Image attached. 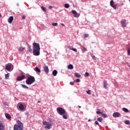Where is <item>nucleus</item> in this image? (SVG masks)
<instances>
[{
    "label": "nucleus",
    "instance_id": "f257e3e1",
    "mask_svg": "<svg viewBox=\"0 0 130 130\" xmlns=\"http://www.w3.org/2000/svg\"><path fill=\"white\" fill-rule=\"evenodd\" d=\"M33 50L32 53L34 55L38 56L40 54V45L39 43H34L32 44Z\"/></svg>",
    "mask_w": 130,
    "mask_h": 130
},
{
    "label": "nucleus",
    "instance_id": "f03ea898",
    "mask_svg": "<svg viewBox=\"0 0 130 130\" xmlns=\"http://www.w3.org/2000/svg\"><path fill=\"white\" fill-rule=\"evenodd\" d=\"M56 111L57 113L59 114V115H62V117L64 119H68V113L62 108L58 107L56 109Z\"/></svg>",
    "mask_w": 130,
    "mask_h": 130
},
{
    "label": "nucleus",
    "instance_id": "7ed1b4c3",
    "mask_svg": "<svg viewBox=\"0 0 130 130\" xmlns=\"http://www.w3.org/2000/svg\"><path fill=\"white\" fill-rule=\"evenodd\" d=\"M17 123L18 125H14V130H23V123L20 120H17Z\"/></svg>",
    "mask_w": 130,
    "mask_h": 130
},
{
    "label": "nucleus",
    "instance_id": "20e7f679",
    "mask_svg": "<svg viewBox=\"0 0 130 130\" xmlns=\"http://www.w3.org/2000/svg\"><path fill=\"white\" fill-rule=\"evenodd\" d=\"M25 82L27 85H31L35 82V78L33 76L28 77Z\"/></svg>",
    "mask_w": 130,
    "mask_h": 130
},
{
    "label": "nucleus",
    "instance_id": "39448f33",
    "mask_svg": "<svg viewBox=\"0 0 130 130\" xmlns=\"http://www.w3.org/2000/svg\"><path fill=\"white\" fill-rule=\"evenodd\" d=\"M43 124L45 125L44 128L45 129H50L51 128L52 125L50 123L45 121L43 122Z\"/></svg>",
    "mask_w": 130,
    "mask_h": 130
},
{
    "label": "nucleus",
    "instance_id": "423d86ee",
    "mask_svg": "<svg viewBox=\"0 0 130 130\" xmlns=\"http://www.w3.org/2000/svg\"><path fill=\"white\" fill-rule=\"evenodd\" d=\"M72 14H73V15H74V17L75 18H79V17H80V14L78 13L77 11L75 10H72Z\"/></svg>",
    "mask_w": 130,
    "mask_h": 130
},
{
    "label": "nucleus",
    "instance_id": "0eeeda50",
    "mask_svg": "<svg viewBox=\"0 0 130 130\" xmlns=\"http://www.w3.org/2000/svg\"><path fill=\"white\" fill-rule=\"evenodd\" d=\"M25 79V75H22L21 76H18L17 78L16 79L17 81H23Z\"/></svg>",
    "mask_w": 130,
    "mask_h": 130
},
{
    "label": "nucleus",
    "instance_id": "6e6552de",
    "mask_svg": "<svg viewBox=\"0 0 130 130\" xmlns=\"http://www.w3.org/2000/svg\"><path fill=\"white\" fill-rule=\"evenodd\" d=\"M110 6L112 7V8H113L114 10H116V6L114 5V2H113V0H111L110 1Z\"/></svg>",
    "mask_w": 130,
    "mask_h": 130
},
{
    "label": "nucleus",
    "instance_id": "1a4fd4ad",
    "mask_svg": "<svg viewBox=\"0 0 130 130\" xmlns=\"http://www.w3.org/2000/svg\"><path fill=\"white\" fill-rule=\"evenodd\" d=\"M113 116L114 117H119L121 116V115L118 112H115L113 114Z\"/></svg>",
    "mask_w": 130,
    "mask_h": 130
},
{
    "label": "nucleus",
    "instance_id": "9d476101",
    "mask_svg": "<svg viewBox=\"0 0 130 130\" xmlns=\"http://www.w3.org/2000/svg\"><path fill=\"white\" fill-rule=\"evenodd\" d=\"M121 23L122 27H126V20H123L121 21Z\"/></svg>",
    "mask_w": 130,
    "mask_h": 130
},
{
    "label": "nucleus",
    "instance_id": "9b49d317",
    "mask_svg": "<svg viewBox=\"0 0 130 130\" xmlns=\"http://www.w3.org/2000/svg\"><path fill=\"white\" fill-rule=\"evenodd\" d=\"M14 20V17L13 16H10L9 19H8V23L10 24H12V22Z\"/></svg>",
    "mask_w": 130,
    "mask_h": 130
},
{
    "label": "nucleus",
    "instance_id": "f8f14e48",
    "mask_svg": "<svg viewBox=\"0 0 130 130\" xmlns=\"http://www.w3.org/2000/svg\"><path fill=\"white\" fill-rule=\"evenodd\" d=\"M44 72H45V73H48L49 72V69H48V66H44Z\"/></svg>",
    "mask_w": 130,
    "mask_h": 130
},
{
    "label": "nucleus",
    "instance_id": "ddd939ff",
    "mask_svg": "<svg viewBox=\"0 0 130 130\" xmlns=\"http://www.w3.org/2000/svg\"><path fill=\"white\" fill-rule=\"evenodd\" d=\"M108 85V84H107V81H104V88H105V89H106V90H108V87H107Z\"/></svg>",
    "mask_w": 130,
    "mask_h": 130
},
{
    "label": "nucleus",
    "instance_id": "4468645a",
    "mask_svg": "<svg viewBox=\"0 0 130 130\" xmlns=\"http://www.w3.org/2000/svg\"><path fill=\"white\" fill-rule=\"evenodd\" d=\"M19 109H20V110H24L25 107H24V105H23V104H20L19 106Z\"/></svg>",
    "mask_w": 130,
    "mask_h": 130
},
{
    "label": "nucleus",
    "instance_id": "2eb2a0df",
    "mask_svg": "<svg viewBox=\"0 0 130 130\" xmlns=\"http://www.w3.org/2000/svg\"><path fill=\"white\" fill-rule=\"evenodd\" d=\"M0 130H5V125L0 123Z\"/></svg>",
    "mask_w": 130,
    "mask_h": 130
},
{
    "label": "nucleus",
    "instance_id": "dca6fc26",
    "mask_svg": "<svg viewBox=\"0 0 130 130\" xmlns=\"http://www.w3.org/2000/svg\"><path fill=\"white\" fill-rule=\"evenodd\" d=\"M67 69H68V70H73V69H74V66H73L72 64H69L68 66Z\"/></svg>",
    "mask_w": 130,
    "mask_h": 130
},
{
    "label": "nucleus",
    "instance_id": "f3484780",
    "mask_svg": "<svg viewBox=\"0 0 130 130\" xmlns=\"http://www.w3.org/2000/svg\"><path fill=\"white\" fill-rule=\"evenodd\" d=\"M5 116L6 118H7V119H11V118H12V117H11V115H10V114L8 113H6Z\"/></svg>",
    "mask_w": 130,
    "mask_h": 130
},
{
    "label": "nucleus",
    "instance_id": "a211bd4d",
    "mask_svg": "<svg viewBox=\"0 0 130 130\" xmlns=\"http://www.w3.org/2000/svg\"><path fill=\"white\" fill-rule=\"evenodd\" d=\"M11 67L10 66H6V70H7V71H8L9 72H10V71L11 70Z\"/></svg>",
    "mask_w": 130,
    "mask_h": 130
},
{
    "label": "nucleus",
    "instance_id": "6ab92c4d",
    "mask_svg": "<svg viewBox=\"0 0 130 130\" xmlns=\"http://www.w3.org/2000/svg\"><path fill=\"white\" fill-rule=\"evenodd\" d=\"M35 72H36V73H40V72H41V71L40 69L38 68V67H36L35 68Z\"/></svg>",
    "mask_w": 130,
    "mask_h": 130
},
{
    "label": "nucleus",
    "instance_id": "aec40b11",
    "mask_svg": "<svg viewBox=\"0 0 130 130\" xmlns=\"http://www.w3.org/2000/svg\"><path fill=\"white\" fill-rule=\"evenodd\" d=\"M53 74V76H54V77L56 76V75H57V71H56V70H54L52 72Z\"/></svg>",
    "mask_w": 130,
    "mask_h": 130
},
{
    "label": "nucleus",
    "instance_id": "412c9836",
    "mask_svg": "<svg viewBox=\"0 0 130 130\" xmlns=\"http://www.w3.org/2000/svg\"><path fill=\"white\" fill-rule=\"evenodd\" d=\"M74 76L76 78H81V75H80V74H79L78 73H75V74H74Z\"/></svg>",
    "mask_w": 130,
    "mask_h": 130
},
{
    "label": "nucleus",
    "instance_id": "4be33fe9",
    "mask_svg": "<svg viewBox=\"0 0 130 130\" xmlns=\"http://www.w3.org/2000/svg\"><path fill=\"white\" fill-rule=\"evenodd\" d=\"M127 55L130 56V47H128L127 48Z\"/></svg>",
    "mask_w": 130,
    "mask_h": 130
},
{
    "label": "nucleus",
    "instance_id": "5701e85b",
    "mask_svg": "<svg viewBox=\"0 0 130 130\" xmlns=\"http://www.w3.org/2000/svg\"><path fill=\"white\" fill-rule=\"evenodd\" d=\"M9 78H10V73H8L5 75V79L6 80H8Z\"/></svg>",
    "mask_w": 130,
    "mask_h": 130
},
{
    "label": "nucleus",
    "instance_id": "b1692460",
    "mask_svg": "<svg viewBox=\"0 0 130 130\" xmlns=\"http://www.w3.org/2000/svg\"><path fill=\"white\" fill-rule=\"evenodd\" d=\"M101 115L103 116V117H104L105 118H106V117H107V115H106L105 113H102Z\"/></svg>",
    "mask_w": 130,
    "mask_h": 130
},
{
    "label": "nucleus",
    "instance_id": "393cba45",
    "mask_svg": "<svg viewBox=\"0 0 130 130\" xmlns=\"http://www.w3.org/2000/svg\"><path fill=\"white\" fill-rule=\"evenodd\" d=\"M21 87H22V88H24V89H29V87L28 86H26V85L23 84H21Z\"/></svg>",
    "mask_w": 130,
    "mask_h": 130
},
{
    "label": "nucleus",
    "instance_id": "a878e982",
    "mask_svg": "<svg viewBox=\"0 0 130 130\" xmlns=\"http://www.w3.org/2000/svg\"><path fill=\"white\" fill-rule=\"evenodd\" d=\"M24 49H25V48L21 46L19 49V51H23Z\"/></svg>",
    "mask_w": 130,
    "mask_h": 130
},
{
    "label": "nucleus",
    "instance_id": "bb28decb",
    "mask_svg": "<svg viewBox=\"0 0 130 130\" xmlns=\"http://www.w3.org/2000/svg\"><path fill=\"white\" fill-rule=\"evenodd\" d=\"M27 49L30 53H32V49H31V47L29 46L27 47Z\"/></svg>",
    "mask_w": 130,
    "mask_h": 130
},
{
    "label": "nucleus",
    "instance_id": "cd10ccee",
    "mask_svg": "<svg viewBox=\"0 0 130 130\" xmlns=\"http://www.w3.org/2000/svg\"><path fill=\"white\" fill-rule=\"evenodd\" d=\"M100 109H97V111H96V114H102V112H100Z\"/></svg>",
    "mask_w": 130,
    "mask_h": 130
},
{
    "label": "nucleus",
    "instance_id": "c85d7f7f",
    "mask_svg": "<svg viewBox=\"0 0 130 130\" xmlns=\"http://www.w3.org/2000/svg\"><path fill=\"white\" fill-rule=\"evenodd\" d=\"M122 110H123V111H124V112H128V111H129L128 110V109L125 108H123Z\"/></svg>",
    "mask_w": 130,
    "mask_h": 130
},
{
    "label": "nucleus",
    "instance_id": "c756f323",
    "mask_svg": "<svg viewBox=\"0 0 130 130\" xmlns=\"http://www.w3.org/2000/svg\"><path fill=\"white\" fill-rule=\"evenodd\" d=\"M64 7L66 8V9H69V8H70V5H69V4H66L64 5Z\"/></svg>",
    "mask_w": 130,
    "mask_h": 130
},
{
    "label": "nucleus",
    "instance_id": "7c9ffc66",
    "mask_svg": "<svg viewBox=\"0 0 130 130\" xmlns=\"http://www.w3.org/2000/svg\"><path fill=\"white\" fill-rule=\"evenodd\" d=\"M124 123H125V124H129V123H130L129 120H126L124 121Z\"/></svg>",
    "mask_w": 130,
    "mask_h": 130
},
{
    "label": "nucleus",
    "instance_id": "2f4dec72",
    "mask_svg": "<svg viewBox=\"0 0 130 130\" xmlns=\"http://www.w3.org/2000/svg\"><path fill=\"white\" fill-rule=\"evenodd\" d=\"M97 119H98V121H99L100 122H101V121L103 120V119L101 117H99Z\"/></svg>",
    "mask_w": 130,
    "mask_h": 130
},
{
    "label": "nucleus",
    "instance_id": "473e14b6",
    "mask_svg": "<svg viewBox=\"0 0 130 130\" xmlns=\"http://www.w3.org/2000/svg\"><path fill=\"white\" fill-rule=\"evenodd\" d=\"M85 51H87V48L83 47L82 48V52H85Z\"/></svg>",
    "mask_w": 130,
    "mask_h": 130
},
{
    "label": "nucleus",
    "instance_id": "72a5a7b5",
    "mask_svg": "<svg viewBox=\"0 0 130 130\" xmlns=\"http://www.w3.org/2000/svg\"><path fill=\"white\" fill-rule=\"evenodd\" d=\"M52 25L54 26V27H56V26H57V23H52Z\"/></svg>",
    "mask_w": 130,
    "mask_h": 130
},
{
    "label": "nucleus",
    "instance_id": "f704fd0d",
    "mask_svg": "<svg viewBox=\"0 0 130 130\" xmlns=\"http://www.w3.org/2000/svg\"><path fill=\"white\" fill-rule=\"evenodd\" d=\"M89 37V35L88 34H84L83 35L84 38H87V37Z\"/></svg>",
    "mask_w": 130,
    "mask_h": 130
},
{
    "label": "nucleus",
    "instance_id": "c9c22d12",
    "mask_svg": "<svg viewBox=\"0 0 130 130\" xmlns=\"http://www.w3.org/2000/svg\"><path fill=\"white\" fill-rule=\"evenodd\" d=\"M41 9H42V10H43V11H44V12H46V9H45V8H44V7L42 6V7H41Z\"/></svg>",
    "mask_w": 130,
    "mask_h": 130
},
{
    "label": "nucleus",
    "instance_id": "e433bc0d",
    "mask_svg": "<svg viewBox=\"0 0 130 130\" xmlns=\"http://www.w3.org/2000/svg\"><path fill=\"white\" fill-rule=\"evenodd\" d=\"M86 93L87 94H91V90H86Z\"/></svg>",
    "mask_w": 130,
    "mask_h": 130
},
{
    "label": "nucleus",
    "instance_id": "4c0bfd02",
    "mask_svg": "<svg viewBox=\"0 0 130 130\" xmlns=\"http://www.w3.org/2000/svg\"><path fill=\"white\" fill-rule=\"evenodd\" d=\"M88 76H89V73L86 72V73H85V77H88Z\"/></svg>",
    "mask_w": 130,
    "mask_h": 130
},
{
    "label": "nucleus",
    "instance_id": "58836bf2",
    "mask_svg": "<svg viewBox=\"0 0 130 130\" xmlns=\"http://www.w3.org/2000/svg\"><path fill=\"white\" fill-rule=\"evenodd\" d=\"M76 82V83H80V82H81V80L79 79H77Z\"/></svg>",
    "mask_w": 130,
    "mask_h": 130
},
{
    "label": "nucleus",
    "instance_id": "ea45409f",
    "mask_svg": "<svg viewBox=\"0 0 130 130\" xmlns=\"http://www.w3.org/2000/svg\"><path fill=\"white\" fill-rule=\"evenodd\" d=\"M76 81H74V82H70V85H71L72 86H74V83H75Z\"/></svg>",
    "mask_w": 130,
    "mask_h": 130
},
{
    "label": "nucleus",
    "instance_id": "a19ab883",
    "mask_svg": "<svg viewBox=\"0 0 130 130\" xmlns=\"http://www.w3.org/2000/svg\"><path fill=\"white\" fill-rule=\"evenodd\" d=\"M22 20H25V19H26V16H25V15H22Z\"/></svg>",
    "mask_w": 130,
    "mask_h": 130
},
{
    "label": "nucleus",
    "instance_id": "79ce46f5",
    "mask_svg": "<svg viewBox=\"0 0 130 130\" xmlns=\"http://www.w3.org/2000/svg\"><path fill=\"white\" fill-rule=\"evenodd\" d=\"M68 48H69V49H70L71 50H73V47H72V46H68Z\"/></svg>",
    "mask_w": 130,
    "mask_h": 130
},
{
    "label": "nucleus",
    "instance_id": "37998d69",
    "mask_svg": "<svg viewBox=\"0 0 130 130\" xmlns=\"http://www.w3.org/2000/svg\"><path fill=\"white\" fill-rule=\"evenodd\" d=\"M95 124H97V125H99V123L98 121H95Z\"/></svg>",
    "mask_w": 130,
    "mask_h": 130
},
{
    "label": "nucleus",
    "instance_id": "c03bdc74",
    "mask_svg": "<svg viewBox=\"0 0 130 130\" xmlns=\"http://www.w3.org/2000/svg\"><path fill=\"white\" fill-rule=\"evenodd\" d=\"M72 50L73 51H75V52H77V50L76 49L74 48L72 49Z\"/></svg>",
    "mask_w": 130,
    "mask_h": 130
},
{
    "label": "nucleus",
    "instance_id": "a18cd8bd",
    "mask_svg": "<svg viewBox=\"0 0 130 130\" xmlns=\"http://www.w3.org/2000/svg\"><path fill=\"white\" fill-rule=\"evenodd\" d=\"M49 10H51V9H52V6H49Z\"/></svg>",
    "mask_w": 130,
    "mask_h": 130
},
{
    "label": "nucleus",
    "instance_id": "49530a36",
    "mask_svg": "<svg viewBox=\"0 0 130 130\" xmlns=\"http://www.w3.org/2000/svg\"><path fill=\"white\" fill-rule=\"evenodd\" d=\"M95 58H96V57H95V56H92L93 59H95Z\"/></svg>",
    "mask_w": 130,
    "mask_h": 130
},
{
    "label": "nucleus",
    "instance_id": "de8ad7c7",
    "mask_svg": "<svg viewBox=\"0 0 130 130\" xmlns=\"http://www.w3.org/2000/svg\"><path fill=\"white\" fill-rule=\"evenodd\" d=\"M61 26H63V27H64V26H65V25L63 24V23H61Z\"/></svg>",
    "mask_w": 130,
    "mask_h": 130
},
{
    "label": "nucleus",
    "instance_id": "09e8293b",
    "mask_svg": "<svg viewBox=\"0 0 130 130\" xmlns=\"http://www.w3.org/2000/svg\"><path fill=\"white\" fill-rule=\"evenodd\" d=\"M79 108H81V106H78Z\"/></svg>",
    "mask_w": 130,
    "mask_h": 130
},
{
    "label": "nucleus",
    "instance_id": "8fccbe9b",
    "mask_svg": "<svg viewBox=\"0 0 130 130\" xmlns=\"http://www.w3.org/2000/svg\"><path fill=\"white\" fill-rule=\"evenodd\" d=\"M38 103H40V101H38Z\"/></svg>",
    "mask_w": 130,
    "mask_h": 130
},
{
    "label": "nucleus",
    "instance_id": "3c124183",
    "mask_svg": "<svg viewBox=\"0 0 130 130\" xmlns=\"http://www.w3.org/2000/svg\"><path fill=\"white\" fill-rule=\"evenodd\" d=\"M1 17H2V14H0V18H1Z\"/></svg>",
    "mask_w": 130,
    "mask_h": 130
},
{
    "label": "nucleus",
    "instance_id": "603ef678",
    "mask_svg": "<svg viewBox=\"0 0 130 130\" xmlns=\"http://www.w3.org/2000/svg\"><path fill=\"white\" fill-rule=\"evenodd\" d=\"M88 121H91V120H88Z\"/></svg>",
    "mask_w": 130,
    "mask_h": 130
},
{
    "label": "nucleus",
    "instance_id": "864d4df0",
    "mask_svg": "<svg viewBox=\"0 0 130 130\" xmlns=\"http://www.w3.org/2000/svg\"><path fill=\"white\" fill-rule=\"evenodd\" d=\"M92 96H94V94H92Z\"/></svg>",
    "mask_w": 130,
    "mask_h": 130
}]
</instances>
